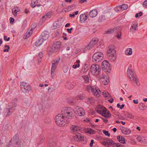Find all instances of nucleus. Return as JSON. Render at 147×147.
<instances>
[{"label": "nucleus", "mask_w": 147, "mask_h": 147, "mask_svg": "<svg viewBox=\"0 0 147 147\" xmlns=\"http://www.w3.org/2000/svg\"><path fill=\"white\" fill-rule=\"evenodd\" d=\"M41 36H42L41 39H42V40H46L49 38V34L48 32L44 31H43L41 34Z\"/></svg>", "instance_id": "obj_20"}, {"label": "nucleus", "mask_w": 147, "mask_h": 147, "mask_svg": "<svg viewBox=\"0 0 147 147\" xmlns=\"http://www.w3.org/2000/svg\"><path fill=\"white\" fill-rule=\"evenodd\" d=\"M19 11V9H17L15 8H13L12 10L13 14L15 16H17V12Z\"/></svg>", "instance_id": "obj_37"}, {"label": "nucleus", "mask_w": 147, "mask_h": 147, "mask_svg": "<svg viewBox=\"0 0 147 147\" xmlns=\"http://www.w3.org/2000/svg\"><path fill=\"white\" fill-rule=\"evenodd\" d=\"M138 23L137 22H134L133 23L130 28V31L132 33L134 32L138 29Z\"/></svg>", "instance_id": "obj_18"}, {"label": "nucleus", "mask_w": 147, "mask_h": 147, "mask_svg": "<svg viewBox=\"0 0 147 147\" xmlns=\"http://www.w3.org/2000/svg\"><path fill=\"white\" fill-rule=\"evenodd\" d=\"M9 106H10V107H11L13 108H15L17 106V103L12 102L10 103Z\"/></svg>", "instance_id": "obj_36"}, {"label": "nucleus", "mask_w": 147, "mask_h": 147, "mask_svg": "<svg viewBox=\"0 0 147 147\" xmlns=\"http://www.w3.org/2000/svg\"><path fill=\"white\" fill-rule=\"evenodd\" d=\"M94 142V140H91V142L90 144V146L91 147L92 146Z\"/></svg>", "instance_id": "obj_56"}, {"label": "nucleus", "mask_w": 147, "mask_h": 147, "mask_svg": "<svg viewBox=\"0 0 147 147\" xmlns=\"http://www.w3.org/2000/svg\"><path fill=\"white\" fill-rule=\"evenodd\" d=\"M134 103L135 104H138V100H134L133 101Z\"/></svg>", "instance_id": "obj_64"}, {"label": "nucleus", "mask_w": 147, "mask_h": 147, "mask_svg": "<svg viewBox=\"0 0 147 147\" xmlns=\"http://www.w3.org/2000/svg\"><path fill=\"white\" fill-rule=\"evenodd\" d=\"M74 113L80 116H84L85 114V110L81 107L76 106L74 107Z\"/></svg>", "instance_id": "obj_10"}, {"label": "nucleus", "mask_w": 147, "mask_h": 147, "mask_svg": "<svg viewBox=\"0 0 147 147\" xmlns=\"http://www.w3.org/2000/svg\"><path fill=\"white\" fill-rule=\"evenodd\" d=\"M60 59V57H58V58L54 59L52 62V65H55L57 66Z\"/></svg>", "instance_id": "obj_30"}, {"label": "nucleus", "mask_w": 147, "mask_h": 147, "mask_svg": "<svg viewBox=\"0 0 147 147\" xmlns=\"http://www.w3.org/2000/svg\"><path fill=\"white\" fill-rule=\"evenodd\" d=\"M108 100L110 103H112L113 102L114 100L113 98H110V99Z\"/></svg>", "instance_id": "obj_61"}, {"label": "nucleus", "mask_w": 147, "mask_h": 147, "mask_svg": "<svg viewBox=\"0 0 147 147\" xmlns=\"http://www.w3.org/2000/svg\"><path fill=\"white\" fill-rule=\"evenodd\" d=\"M37 2L36 0H32L31 4V6L34 8L37 5Z\"/></svg>", "instance_id": "obj_35"}, {"label": "nucleus", "mask_w": 147, "mask_h": 147, "mask_svg": "<svg viewBox=\"0 0 147 147\" xmlns=\"http://www.w3.org/2000/svg\"><path fill=\"white\" fill-rule=\"evenodd\" d=\"M105 17L104 15H102L99 17L98 20L99 22H101L104 20H105Z\"/></svg>", "instance_id": "obj_40"}, {"label": "nucleus", "mask_w": 147, "mask_h": 147, "mask_svg": "<svg viewBox=\"0 0 147 147\" xmlns=\"http://www.w3.org/2000/svg\"><path fill=\"white\" fill-rule=\"evenodd\" d=\"M15 110V108H13L9 106L6 109L4 113V116L5 117H8L11 115Z\"/></svg>", "instance_id": "obj_14"}, {"label": "nucleus", "mask_w": 147, "mask_h": 147, "mask_svg": "<svg viewBox=\"0 0 147 147\" xmlns=\"http://www.w3.org/2000/svg\"><path fill=\"white\" fill-rule=\"evenodd\" d=\"M102 144L104 145L105 146H108L112 145L115 144L116 146V143H115L113 140L111 139H108L106 141H104L102 142Z\"/></svg>", "instance_id": "obj_17"}, {"label": "nucleus", "mask_w": 147, "mask_h": 147, "mask_svg": "<svg viewBox=\"0 0 147 147\" xmlns=\"http://www.w3.org/2000/svg\"><path fill=\"white\" fill-rule=\"evenodd\" d=\"M96 111L99 114L102 115L106 118H108L111 116L110 113L106 109L101 106L97 109H96Z\"/></svg>", "instance_id": "obj_5"}, {"label": "nucleus", "mask_w": 147, "mask_h": 147, "mask_svg": "<svg viewBox=\"0 0 147 147\" xmlns=\"http://www.w3.org/2000/svg\"><path fill=\"white\" fill-rule=\"evenodd\" d=\"M51 15V13L50 12H48L45 15L43 16L42 17V18H49Z\"/></svg>", "instance_id": "obj_39"}, {"label": "nucleus", "mask_w": 147, "mask_h": 147, "mask_svg": "<svg viewBox=\"0 0 147 147\" xmlns=\"http://www.w3.org/2000/svg\"><path fill=\"white\" fill-rule=\"evenodd\" d=\"M59 24H57V22H55L53 24V28L54 29H56L57 27H59Z\"/></svg>", "instance_id": "obj_44"}, {"label": "nucleus", "mask_w": 147, "mask_h": 147, "mask_svg": "<svg viewBox=\"0 0 147 147\" xmlns=\"http://www.w3.org/2000/svg\"><path fill=\"white\" fill-rule=\"evenodd\" d=\"M71 130L73 132L78 131L80 130L79 127L78 126L73 125L71 127Z\"/></svg>", "instance_id": "obj_29"}, {"label": "nucleus", "mask_w": 147, "mask_h": 147, "mask_svg": "<svg viewBox=\"0 0 147 147\" xmlns=\"http://www.w3.org/2000/svg\"><path fill=\"white\" fill-rule=\"evenodd\" d=\"M110 64L107 60L104 61L102 63V69L105 71L109 72L110 71Z\"/></svg>", "instance_id": "obj_13"}, {"label": "nucleus", "mask_w": 147, "mask_h": 147, "mask_svg": "<svg viewBox=\"0 0 147 147\" xmlns=\"http://www.w3.org/2000/svg\"><path fill=\"white\" fill-rule=\"evenodd\" d=\"M83 78L85 82L86 83H87L89 82V78L88 76H83Z\"/></svg>", "instance_id": "obj_43"}, {"label": "nucleus", "mask_w": 147, "mask_h": 147, "mask_svg": "<svg viewBox=\"0 0 147 147\" xmlns=\"http://www.w3.org/2000/svg\"><path fill=\"white\" fill-rule=\"evenodd\" d=\"M124 106L125 105L124 104H122L121 106L119 103H118L117 104V107L121 109H122L124 107Z\"/></svg>", "instance_id": "obj_52"}, {"label": "nucleus", "mask_w": 147, "mask_h": 147, "mask_svg": "<svg viewBox=\"0 0 147 147\" xmlns=\"http://www.w3.org/2000/svg\"><path fill=\"white\" fill-rule=\"evenodd\" d=\"M84 96L83 95H78V96L76 97V99L77 100H82L84 98Z\"/></svg>", "instance_id": "obj_41"}, {"label": "nucleus", "mask_w": 147, "mask_h": 147, "mask_svg": "<svg viewBox=\"0 0 147 147\" xmlns=\"http://www.w3.org/2000/svg\"><path fill=\"white\" fill-rule=\"evenodd\" d=\"M107 54L109 60L111 61L115 60L116 58V53L115 47L113 45H111L108 47Z\"/></svg>", "instance_id": "obj_2"}, {"label": "nucleus", "mask_w": 147, "mask_h": 147, "mask_svg": "<svg viewBox=\"0 0 147 147\" xmlns=\"http://www.w3.org/2000/svg\"><path fill=\"white\" fill-rule=\"evenodd\" d=\"M114 9L115 11L117 12L120 11L121 10L120 6H118L117 7H115Z\"/></svg>", "instance_id": "obj_46"}, {"label": "nucleus", "mask_w": 147, "mask_h": 147, "mask_svg": "<svg viewBox=\"0 0 147 147\" xmlns=\"http://www.w3.org/2000/svg\"><path fill=\"white\" fill-rule=\"evenodd\" d=\"M102 80V84L104 85H106L108 84L109 82V77L107 75H105L104 74H102L100 77Z\"/></svg>", "instance_id": "obj_16"}, {"label": "nucleus", "mask_w": 147, "mask_h": 147, "mask_svg": "<svg viewBox=\"0 0 147 147\" xmlns=\"http://www.w3.org/2000/svg\"><path fill=\"white\" fill-rule=\"evenodd\" d=\"M68 70V68L66 66H64L63 67V71L64 72L66 73L67 72Z\"/></svg>", "instance_id": "obj_47"}, {"label": "nucleus", "mask_w": 147, "mask_h": 147, "mask_svg": "<svg viewBox=\"0 0 147 147\" xmlns=\"http://www.w3.org/2000/svg\"><path fill=\"white\" fill-rule=\"evenodd\" d=\"M143 6L144 7L147 8V0H146L143 2Z\"/></svg>", "instance_id": "obj_51"}, {"label": "nucleus", "mask_w": 147, "mask_h": 147, "mask_svg": "<svg viewBox=\"0 0 147 147\" xmlns=\"http://www.w3.org/2000/svg\"><path fill=\"white\" fill-rule=\"evenodd\" d=\"M121 35V33L120 32H119L118 33V34L117 35V38H120Z\"/></svg>", "instance_id": "obj_57"}, {"label": "nucleus", "mask_w": 147, "mask_h": 147, "mask_svg": "<svg viewBox=\"0 0 147 147\" xmlns=\"http://www.w3.org/2000/svg\"><path fill=\"white\" fill-rule=\"evenodd\" d=\"M127 117L129 119H132L134 118L133 115L131 113H128L127 114Z\"/></svg>", "instance_id": "obj_48"}, {"label": "nucleus", "mask_w": 147, "mask_h": 147, "mask_svg": "<svg viewBox=\"0 0 147 147\" xmlns=\"http://www.w3.org/2000/svg\"><path fill=\"white\" fill-rule=\"evenodd\" d=\"M55 122L60 127L63 126L66 124L65 118L61 113V114H58L55 117Z\"/></svg>", "instance_id": "obj_4"}, {"label": "nucleus", "mask_w": 147, "mask_h": 147, "mask_svg": "<svg viewBox=\"0 0 147 147\" xmlns=\"http://www.w3.org/2000/svg\"><path fill=\"white\" fill-rule=\"evenodd\" d=\"M12 102L17 103V99L16 98H14L12 101Z\"/></svg>", "instance_id": "obj_63"}, {"label": "nucleus", "mask_w": 147, "mask_h": 147, "mask_svg": "<svg viewBox=\"0 0 147 147\" xmlns=\"http://www.w3.org/2000/svg\"><path fill=\"white\" fill-rule=\"evenodd\" d=\"M147 107L144 103L141 102L139 104V108L141 110H144Z\"/></svg>", "instance_id": "obj_27"}, {"label": "nucleus", "mask_w": 147, "mask_h": 147, "mask_svg": "<svg viewBox=\"0 0 147 147\" xmlns=\"http://www.w3.org/2000/svg\"><path fill=\"white\" fill-rule=\"evenodd\" d=\"M61 44V42L59 41L55 42L51 48V51L55 53L59 51L60 49Z\"/></svg>", "instance_id": "obj_12"}, {"label": "nucleus", "mask_w": 147, "mask_h": 147, "mask_svg": "<svg viewBox=\"0 0 147 147\" xmlns=\"http://www.w3.org/2000/svg\"><path fill=\"white\" fill-rule=\"evenodd\" d=\"M101 67L98 65L96 64H92L90 67V71L94 76L99 75L101 71Z\"/></svg>", "instance_id": "obj_6"}, {"label": "nucleus", "mask_w": 147, "mask_h": 147, "mask_svg": "<svg viewBox=\"0 0 147 147\" xmlns=\"http://www.w3.org/2000/svg\"><path fill=\"white\" fill-rule=\"evenodd\" d=\"M104 55L101 52L95 53L92 56V61L94 62L98 63L101 61L103 59Z\"/></svg>", "instance_id": "obj_7"}, {"label": "nucleus", "mask_w": 147, "mask_h": 147, "mask_svg": "<svg viewBox=\"0 0 147 147\" xmlns=\"http://www.w3.org/2000/svg\"><path fill=\"white\" fill-rule=\"evenodd\" d=\"M61 113L65 117L69 119L73 118L74 117V109L71 107H64L62 109Z\"/></svg>", "instance_id": "obj_1"}, {"label": "nucleus", "mask_w": 147, "mask_h": 147, "mask_svg": "<svg viewBox=\"0 0 147 147\" xmlns=\"http://www.w3.org/2000/svg\"><path fill=\"white\" fill-rule=\"evenodd\" d=\"M43 56L42 53L41 52H40L39 53L38 55V57L40 58H41Z\"/></svg>", "instance_id": "obj_59"}, {"label": "nucleus", "mask_w": 147, "mask_h": 147, "mask_svg": "<svg viewBox=\"0 0 147 147\" xmlns=\"http://www.w3.org/2000/svg\"><path fill=\"white\" fill-rule=\"evenodd\" d=\"M142 12H140L139 13H136L135 16L136 18L139 17L142 15Z\"/></svg>", "instance_id": "obj_53"}, {"label": "nucleus", "mask_w": 147, "mask_h": 147, "mask_svg": "<svg viewBox=\"0 0 147 147\" xmlns=\"http://www.w3.org/2000/svg\"><path fill=\"white\" fill-rule=\"evenodd\" d=\"M22 145V143L19 139L18 134L15 135L11 139L8 147L11 146V147L15 146L16 147H20Z\"/></svg>", "instance_id": "obj_3"}, {"label": "nucleus", "mask_w": 147, "mask_h": 147, "mask_svg": "<svg viewBox=\"0 0 147 147\" xmlns=\"http://www.w3.org/2000/svg\"><path fill=\"white\" fill-rule=\"evenodd\" d=\"M43 40L42 39H40L37 40L35 42V45L38 47L42 43Z\"/></svg>", "instance_id": "obj_33"}, {"label": "nucleus", "mask_w": 147, "mask_h": 147, "mask_svg": "<svg viewBox=\"0 0 147 147\" xmlns=\"http://www.w3.org/2000/svg\"><path fill=\"white\" fill-rule=\"evenodd\" d=\"M7 37L6 36H4V40H5L6 41H8L10 39V38L8 37L7 39H6V38H7Z\"/></svg>", "instance_id": "obj_58"}, {"label": "nucleus", "mask_w": 147, "mask_h": 147, "mask_svg": "<svg viewBox=\"0 0 147 147\" xmlns=\"http://www.w3.org/2000/svg\"><path fill=\"white\" fill-rule=\"evenodd\" d=\"M88 133L90 134H93L95 133V131L91 129H88Z\"/></svg>", "instance_id": "obj_45"}, {"label": "nucleus", "mask_w": 147, "mask_h": 147, "mask_svg": "<svg viewBox=\"0 0 147 147\" xmlns=\"http://www.w3.org/2000/svg\"><path fill=\"white\" fill-rule=\"evenodd\" d=\"M94 99L92 97H90L88 98L87 102L88 104H91L94 102Z\"/></svg>", "instance_id": "obj_42"}, {"label": "nucleus", "mask_w": 147, "mask_h": 147, "mask_svg": "<svg viewBox=\"0 0 147 147\" xmlns=\"http://www.w3.org/2000/svg\"><path fill=\"white\" fill-rule=\"evenodd\" d=\"M117 139L118 141L121 143H122L123 144L125 143V139L123 136H118L117 137Z\"/></svg>", "instance_id": "obj_26"}, {"label": "nucleus", "mask_w": 147, "mask_h": 147, "mask_svg": "<svg viewBox=\"0 0 147 147\" xmlns=\"http://www.w3.org/2000/svg\"><path fill=\"white\" fill-rule=\"evenodd\" d=\"M20 86L23 89V91L24 93H28L31 90V87L29 84L24 82H21Z\"/></svg>", "instance_id": "obj_11"}, {"label": "nucleus", "mask_w": 147, "mask_h": 147, "mask_svg": "<svg viewBox=\"0 0 147 147\" xmlns=\"http://www.w3.org/2000/svg\"><path fill=\"white\" fill-rule=\"evenodd\" d=\"M83 138V137H82L81 134L79 133H78L73 137V138L74 140L77 142H80L82 140Z\"/></svg>", "instance_id": "obj_21"}, {"label": "nucleus", "mask_w": 147, "mask_h": 147, "mask_svg": "<svg viewBox=\"0 0 147 147\" xmlns=\"http://www.w3.org/2000/svg\"><path fill=\"white\" fill-rule=\"evenodd\" d=\"M80 66V65L79 63H78L77 65H73V68L74 69H76L77 67H79Z\"/></svg>", "instance_id": "obj_55"}, {"label": "nucleus", "mask_w": 147, "mask_h": 147, "mask_svg": "<svg viewBox=\"0 0 147 147\" xmlns=\"http://www.w3.org/2000/svg\"><path fill=\"white\" fill-rule=\"evenodd\" d=\"M120 129L122 133L125 135H129L131 133V130L127 127L122 126Z\"/></svg>", "instance_id": "obj_19"}, {"label": "nucleus", "mask_w": 147, "mask_h": 147, "mask_svg": "<svg viewBox=\"0 0 147 147\" xmlns=\"http://www.w3.org/2000/svg\"><path fill=\"white\" fill-rule=\"evenodd\" d=\"M36 27V24H32L31 26L30 29H32V30L33 31L34 29Z\"/></svg>", "instance_id": "obj_54"}, {"label": "nucleus", "mask_w": 147, "mask_h": 147, "mask_svg": "<svg viewBox=\"0 0 147 147\" xmlns=\"http://www.w3.org/2000/svg\"><path fill=\"white\" fill-rule=\"evenodd\" d=\"M57 66L52 65L51 69V77L53 78L54 76L53 74L55 73Z\"/></svg>", "instance_id": "obj_25"}, {"label": "nucleus", "mask_w": 147, "mask_h": 147, "mask_svg": "<svg viewBox=\"0 0 147 147\" xmlns=\"http://www.w3.org/2000/svg\"><path fill=\"white\" fill-rule=\"evenodd\" d=\"M97 11L96 9H94L89 12V16L91 18H94L97 14Z\"/></svg>", "instance_id": "obj_24"}, {"label": "nucleus", "mask_w": 147, "mask_h": 147, "mask_svg": "<svg viewBox=\"0 0 147 147\" xmlns=\"http://www.w3.org/2000/svg\"><path fill=\"white\" fill-rule=\"evenodd\" d=\"M5 48H7V49H4L3 51L4 52H8L9 51V46L7 45H5Z\"/></svg>", "instance_id": "obj_50"}, {"label": "nucleus", "mask_w": 147, "mask_h": 147, "mask_svg": "<svg viewBox=\"0 0 147 147\" xmlns=\"http://www.w3.org/2000/svg\"><path fill=\"white\" fill-rule=\"evenodd\" d=\"M117 28H113L110 29L108 30L106 32L107 34H110L113 33L114 32H116Z\"/></svg>", "instance_id": "obj_31"}, {"label": "nucleus", "mask_w": 147, "mask_h": 147, "mask_svg": "<svg viewBox=\"0 0 147 147\" xmlns=\"http://www.w3.org/2000/svg\"><path fill=\"white\" fill-rule=\"evenodd\" d=\"M116 147H124L123 146L119 144H116Z\"/></svg>", "instance_id": "obj_62"}, {"label": "nucleus", "mask_w": 147, "mask_h": 147, "mask_svg": "<svg viewBox=\"0 0 147 147\" xmlns=\"http://www.w3.org/2000/svg\"><path fill=\"white\" fill-rule=\"evenodd\" d=\"M131 80L132 82L135 81L136 85L138 86H139L140 84V83L137 77H134L133 78V79H132Z\"/></svg>", "instance_id": "obj_34"}, {"label": "nucleus", "mask_w": 147, "mask_h": 147, "mask_svg": "<svg viewBox=\"0 0 147 147\" xmlns=\"http://www.w3.org/2000/svg\"><path fill=\"white\" fill-rule=\"evenodd\" d=\"M132 49L131 48H127L126 49L125 52V54L127 55H130L132 54Z\"/></svg>", "instance_id": "obj_28"}, {"label": "nucleus", "mask_w": 147, "mask_h": 147, "mask_svg": "<svg viewBox=\"0 0 147 147\" xmlns=\"http://www.w3.org/2000/svg\"><path fill=\"white\" fill-rule=\"evenodd\" d=\"M87 19V16L85 14H82L80 16V22L81 23L84 22Z\"/></svg>", "instance_id": "obj_23"}, {"label": "nucleus", "mask_w": 147, "mask_h": 147, "mask_svg": "<svg viewBox=\"0 0 147 147\" xmlns=\"http://www.w3.org/2000/svg\"><path fill=\"white\" fill-rule=\"evenodd\" d=\"M87 89L89 91H91L93 94L94 96L99 95L100 93V91L99 88L96 86H88Z\"/></svg>", "instance_id": "obj_9"}, {"label": "nucleus", "mask_w": 147, "mask_h": 147, "mask_svg": "<svg viewBox=\"0 0 147 147\" xmlns=\"http://www.w3.org/2000/svg\"><path fill=\"white\" fill-rule=\"evenodd\" d=\"M134 70L132 68L131 66L128 68L127 70V74L129 78L131 80L133 79V78L135 77L134 74Z\"/></svg>", "instance_id": "obj_15"}, {"label": "nucleus", "mask_w": 147, "mask_h": 147, "mask_svg": "<svg viewBox=\"0 0 147 147\" xmlns=\"http://www.w3.org/2000/svg\"><path fill=\"white\" fill-rule=\"evenodd\" d=\"M32 32L33 31L32 30V29H29L24 35V38L25 39H27L31 35L32 33Z\"/></svg>", "instance_id": "obj_22"}, {"label": "nucleus", "mask_w": 147, "mask_h": 147, "mask_svg": "<svg viewBox=\"0 0 147 147\" xmlns=\"http://www.w3.org/2000/svg\"><path fill=\"white\" fill-rule=\"evenodd\" d=\"M102 95L104 97L108 98H109L111 97L110 95L106 91H104L102 92Z\"/></svg>", "instance_id": "obj_32"}, {"label": "nucleus", "mask_w": 147, "mask_h": 147, "mask_svg": "<svg viewBox=\"0 0 147 147\" xmlns=\"http://www.w3.org/2000/svg\"><path fill=\"white\" fill-rule=\"evenodd\" d=\"M103 133H104L106 136H110V134L109 133V132L108 131H106L105 130H104L102 131Z\"/></svg>", "instance_id": "obj_49"}, {"label": "nucleus", "mask_w": 147, "mask_h": 147, "mask_svg": "<svg viewBox=\"0 0 147 147\" xmlns=\"http://www.w3.org/2000/svg\"><path fill=\"white\" fill-rule=\"evenodd\" d=\"M98 41V38H93L88 45L85 47L84 51L89 50L92 48L94 46L97 45Z\"/></svg>", "instance_id": "obj_8"}, {"label": "nucleus", "mask_w": 147, "mask_h": 147, "mask_svg": "<svg viewBox=\"0 0 147 147\" xmlns=\"http://www.w3.org/2000/svg\"><path fill=\"white\" fill-rule=\"evenodd\" d=\"M9 20H10V23H13V22L14 21V19H13V18H11V17L10 18Z\"/></svg>", "instance_id": "obj_60"}, {"label": "nucleus", "mask_w": 147, "mask_h": 147, "mask_svg": "<svg viewBox=\"0 0 147 147\" xmlns=\"http://www.w3.org/2000/svg\"><path fill=\"white\" fill-rule=\"evenodd\" d=\"M121 10H124L127 9L128 7V5L127 4H124L122 5L120 7Z\"/></svg>", "instance_id": "obj_38"}]
</instances>
